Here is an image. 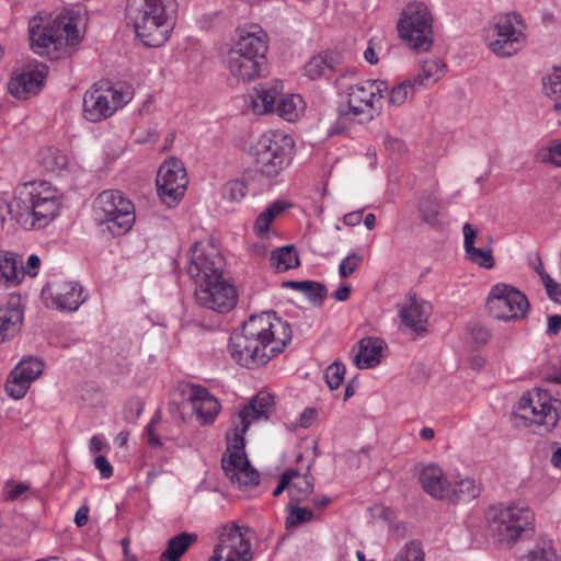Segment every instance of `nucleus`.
Masks as SVG:
<instances>
[{"instance_id":"34","label":"nucleus","mask_w":561,"mask_h":561,"mask_svg":"<svg viewBox=\"0 0 561 561\" xmlns=\"http://www.w3.org/2000/svg\"><path fill=\"white\" fill-rule=\"evenodd\" d=\"M287 474H290V502L300 503L306 501L313 491V479L308 474H300L296 470H287Z\"/></svg>"},{"instance_id":"16","label":"nucleus","mask_w":561,"mask_h":561,"mask_svg":"<svg viewBox=\"0 0 561 561\" xmlns=\"http://www.w3.org/2000/svg\"><path fill=\"white\" fill-rule=\"evenodd\" d=\"M128 91L115 87L93 85L83 98V114L90 122H101L130 101Z\"/></svg>"},{"instance_id":"43","label":"nucleus","mask_w":561,"mask_h":561,"mask_svg":"<svg viewBox=\"0 0 561 561\" xmlns=\"http://www.w3.org/2000/svg\"><path fill=\"white\" fill-rule=\"evenodd\" d=\"M543 91L552 100H561V66L554 67L542 80Z\"/></svg>"},{"instance_id":"11","label":"nucleus","mask_w":561,"mask_h":561,"mask_svg":"<svg viewBox=\"0 0 561 561\" xmlns=\"http://www.w3.org/2000/svg\"><path fill=\"white\" fill-rule=\"evenodd\" d=\"M95 220L107 225L113 236L128 232L135 224V207L133 202L121 191L106 190L98 195L93 203Z\"/></svg>"},{"instance_id":"38","label":"nucleus","mask_w":561,"mask_h":561,"mask_svg":"<svg viewBox=\"0 0 561 561\" xmlns=\"http://www.w3.org/2000/svg\"><path fill=\"white\" fill-rule=\"evenodd\" d=\"M271 263L278 272H285L299 265L298 254L294 247L287 245L277 249L271 254Z\"/></svg>"},{"instance_id":"13","label":"nucleus","mask_w":561,"mask_h":561,"mask_svg":"<svg viewBox=\"0 0 561 561\" xmlns=\"http://www.w3.org/2000/svg\"><path fill=\"white\" fill-rule=\"evenodd\" d=\"M225 261L219 250L208 241L195 242L187 251L185 271L196 287L222 275Z\"/></svg>"},{"instance_id":"63","label":"nucleus","mask_w":561,"mask_h":561,"mask_svg":"<svg viewBox=\"0 0 561 561\" xmlns=\"http://www.w3.org/2000/svg\"><path fill=\"white\" fill-rule=\"evenodd\" d=\"M89 519V508L87 506H81L76 515H75V523L78 527H82L88 523Z\"/></svg>"},{"instance_id":"41","label":"nucleus","mask_w":561,"mask_h":561,"mask_svg":"<svg viewBox=\"0 0 561 561\" xmlns=\"http://www.w3.org/2000/svg\"><path fill=\"white\" fill-rule=\"evenodd\" d=\"M22 374L23 370L13 369L5 382V391L13 399L23 398L32 383L27 378L23 377Z\"/></svg>"},{"instance_id":"57","label":"nucleus","mask_w":561,"mask_h":561,"mask_svg":"<svg viewBox=\"0 0 561 561\" xmlns=\"http://www.w3.org/2000/svg\"><path fill=\"white\" fill-rule=\"evenodd\" d=\"M546 159L552 164L561 167V142L554 144L548 149V156Z\"/></svg>"},{"instance_id":"22","label":"nucleus","mask_w":561,"mask_h":561,"mask_svg":"<svg viewBox=\"0 0 561 561\" xmlns=\"http://www.w3.org/2000/svg\"><path fill=\"white\" fill-rule=\"evenodd\" d=\"M387 348L386 342L377 336H367L358 341L353 348V362L358 369H370L378 366Z\"/></svg>"},{"instance_id":"54","label":"nucleus","mask_w":561,"mask_h":561,"mask_svg":"<svg viewBox=\"0 0 561 561\" xmlns=\"http://www.w3.org/2000/svg\"><path fill=\"white\" fill-rule=\"evenodd\" d=\"M470 334L477 345H484L490 339V332L486 328L476 324L471 328Z\"/></svg>"},{"instance_id":"14","label":"nucleus","mask_w":561,"mask_h":561,"mask_svg":"<svg viewBox=\"0 0 561 561\" xmlns=\"http://www.w3.org/2000/svg\"><path fill=\"white\" fill-rule=\"evenodd\" d=\"M388 89L381 80H366L348 88L347 115L358 122H369L381 110L383 92Z\"/></svg>"},{"instance_id":"55","label":"nucleus","mask_w":561,"mask_h":561,"mask_svg":"<svg viewBox=\"0 0 561 561\" xmlns=\"http://www.w3.org/2000/svg\"><path fill=\"white\" fill-rule=\"evenodd\" d=\"M94 467L99 470L103 479H108L113 476V467L104 456H96L94 459Z\"/></svg>"},{"instance_id":"49","label":"nucleus","mask_w":561,"mask_h":561,"mask_svg":"<svg viewBox=\"0 0 561 561\" xmlns=\"http://www.w3.org/2000/svg\"><path fill=\"white\" fill-rule=\"evenodd\" d=\"M385 42L382 36H375L368 42L367 48L364 51V58L367 62L370 65L378 62V55L382 50Z\"/></svg>"},{"instance_id":"1","label":"nucleus","mask_w":561,"mask_h":561,"mask_svg":"<svg viewBox=\"0 0 561 561\" xmlns=\"http://www.w3.org/2000/svg\"><path fill=\"white\" fill-rule=\"evenodd\" d=\"M289 324L274 312L251 316L229 341L231 357L249 369L259 368L282 353L291 341Z\"/></svg>"},{"instance_id":"21","label":"nucleus","mask_w":561,"mask_h":561,"mask_svg":"<svg viewBox=\"0 0 561 561\" xmlns=\"http://www.w3.org/2000/svg\"><path fill=\"white\" fill-rule=\"evenodd\" d=\"M187 399L202 425L213 424L221 410L218 399L202 386H191Z\"/></svg>"},{"instance_id":"62","label":"nucleus","mask_w":561,"mask_h":561,"mask_svg":"<svg viewBox=\"0 0 561 561\" xmlns=\"http://www.w3.org/2000/svg\"><path fill=\"white\" fill-rule=\"evenodd\" d=\"M362 210L348 213L343 217V222L352 227L357 226L362 221Z\"/></svg>"},{"instance_id":"29","label":"nucleus","mask_w":561,"mask_h":561,"mask_svg":"<svg viewBox=\"0 0 561 561\" xmlns=\"http://www.w3.org/2000/svg\"><path fill=\"white\" fill-rule=\"evenodd\" d=\"M22 321L23 311L19 307V299L12 297L7 306L0 307V344L20 331Z\"/></svg>"},{"instance_id":"42","label":"nucleus","mask_w":561,"mask_h":561,"mask_svg":"<svg viewBox=\"0 0 561 561\" xmlns=\"http://www.w3.org/2000/svg\"><path fill=\"white\" fill-rule=\"evenodd\" d=\"M417 91H420L419 87H415L411 82V78H409L390 90L388 99L389 103L393 106H401Z\"/></svg>"},{"instance_id":"46","label":"nucleus","mask_w":561,"mask_h":561,"mask_svg":"<svg viewBox=\"0 0 561 561\" xmlns=\"http://www.w3.org/2000/svg\"><path fill=\"white\" fill-rule=\"evenodd\" d=\"M345 371V365L341 362H334L327 367L324 378L331 390H335L342 385Z\"/></svg>"},{"instance_id":"58","label":"nucleus","mask_w":561,"mask_h":561,"mask_svg":"<svg viewBox=\"0 0 561 561\" xmlns=\"http://www.w3.org/2000/svg\"><path fill=\"white\" fill-rule=\"evenodd\" d=\"M561 330V316L553 314L548 317V333L557 335Z\"/></svg>"},{"instance_id":"40","label":"nucleus","mask_w":561,"mask_h":561,"mask_svg":"<svg viewBox=\"0 0 561 561\" xmlns=\"http://www.w3.org/2000/svg\"><path fill=\"white\" fill-rule=\"evenodd\" d=\"M453 496L463 500H473L479 496L481 486L474 479L465 477L451 482Z\"/></svg>"},{"instance_id":"17","label":"nucleus","mask_w":561,"mask_h":561,"mask_svg":"<svg viewBox=\"0 0 561 561\" xmlns=\"http://www.w3.org/2000/svg\"><path fill=\"white\" fill-rule=\"evenodd\" d=\"M250 539L249 528H241L233 524L224 526L209 561H250L252 559Z\"/></svg>"},{"instance_id":"3","label":"nucleus","mask_w":561,"mask_h":561,"mask_svg":"<svg viewBox=\"0 0 561 561\" xmlns=\"http://www.w3.org/2000/svg\"><path fill=\"white\" fill-rule=\"evenodd\" d=\"M60 198L59 191L47 181L24 183L12 198L0 196V222L10 218L25 230L45 228L57 217Z\"/></svg>"},{"instance_id":"25","label":"nucleus","mask_w":561,"mask_h":561,"mask_svg":"<svg viewBox=\"0 0 561 561\" xmlns=\"http://www.w3.org/2000/svg\"><path fill=\"white\" fill-rule=\"evenodd\" d=\"M419 479L423 490L432 497L438 500L453 497L451 482L438 466L428 465L424 467Z\"/></svg>"},{"instance_id":"12","label":"nucleus","mask_w":561,"mask_h":561,"mask_svg":"<svg viewBox=\"0 0 561 561\" xmlns=\"http://www.w3.org/2000/svg\"><path fill=\"white\" fill-rule=\"evenodd\" d=\"M433 19L422 2L409 3L398 22L399 36L416 51H427L433 45Z\"/></svg>"},{"instance_id":"50","label":"nucleus","mask_w":561,"mask_h":561,"mask_svg":"<svg viewBox=\"0 0 561 561\" xmlns=\"http://www.w3.org/2000/svg\"><path fill=\"white\" fill-rule=\"evenodd\" d=\"M363 261L362 255L356 253H351L346 257H344L339 266V274L342 278L348 277L352 273L356 271V268L360 265Z\"/></svg>"},{"instance_id":"35","label":"nucleus","mask_w":561,"mask_h":561,"mask_svg":"<svg viewBox=\"0 0 561 561\" xmlns=\"http://www.w3.org/2000/svg\"><path fill=\"white\" fill-rule=\"evenodd\" d=\"M305 106V101L300 95L291 94L282 99L277 106V112L284 119L295 122L304 113Z\"/></svg>"},{"instance_id":"61","label":"nucleus","mask_w":561,"mask_h":561,"mask_svg":"<svg viewBox=\"0 0 561 561\" xmlns=\"http://www.w3.org/2000/svg\"><path fill=\"white\" fill-rule=\"evenodd\" d=\"M289 482H290V474H287V471H286L282 474L278 485L273 491V495L274 496L280 495L285 489L289 492Z\"/></svg>"},{"instance_id":"45","label":"nucleus","mask_w":561,"mask_h":561,"mask_svg":"<svg viewBox=\"0 0 561 561\" xmlns=\"http://www.w3.org/2000/svg\"><path fill=\"white\" fill-rule=\"evenodd\" d=\"M424 551L420 542H407L394 557L393 561H424Z\"/></svg>"},{"instance_id":"18","label":"nucleus","mask_w":561,"mask_h":561,"mask_svg":"<svg viewBox=\"0 0 561 561\" xmlns=\"http://www.w3.org/2000/svg\"><path fill=\"white\" fill-rule=\"evenodd\" d=\"M158 194L162 202L169 206H175L184 196L188 183L183 163L170 158L159 168L157 174Z\"/></svg>"},{"instance_id":"2","label":"nucleus","mask_w":561,"mask_h":561,"mask_svg":"<svg viewBox=\"0 0 561 561\" xmlns=\"http://www.w3.org/2000/svg\"><path fill=\"white\" fill-rule=\"evenodd\" d=\"M274 405V397L261 391L232 417L231 430L227 433L229 455L222 458L221 463L226 477L239 488L254 486L260 482L259 472L244 454V434L254 421L267 420Z\"/></svg>"},{"instance_id":"53","label":"nucleus","mask_w":561,"mask_h":561,"mask_svg":"<svg viewBox=\"0 0 561 561\" xmlns=\"http://www.w3.org/2000/svg\"><path fill=\"white\" fill-rule=\"evenodd\" d=\"M543 287L549 298L561 305V284L550 275H543Z\"/></svg>"},{"instance_id":"64","label":"nucleus","mask_w":561,"mask_h":561,"mask_svg":"<svg viewBox=\"0 0 561 561\" xmlns=\"http://www.w3.org/2000/svg\"><path fill=\"white\" fill-rule=\"evenodd\" d=\"M351 294V286L350 285H343L339 287L333 294V298L337 301H345L348 299Z\"/></svg>"},{"instance_id":"31","label":"nucleus","mask_w":561,"mask_h":561,"mask_svg":"<svg viewBox=\"0 0 561 561\" xmlns=\"http://www.w3.org/2000/svg\"><path fill=\"white\" fill-rule=\"evenodd\" d=\"M289 207L285 201H274L267 208L257 215L253 222V231L259 238H266L270 233V227L277 216Z\"/></svg>"},{"instance_id":"48","label":"nucleus","mask_w":561,"mask_h":561,"mask_svg":"<svg viewBox=\"0 0 561 561\" xmlns=\"http://www.w3.org/2000/svg\"><path fill=\"white\" fill-rule=\"evenodd\" d=\"M308 289H305L302 294L309 299L314 306H321L327 297V288L324 285L318 282L310 280Z\"/></svg>"},{"instance_id":"59","label":"nucleus","mask_w":561,"mask_h":561,"mask_svg":"<svg viewBox=\"0 0 561 561\" xmlns=\"http://www.w3.org/2000/svg\"><path fill=\"white\" fill-rule=\"evenodd\" d=\"M89 448L91 453H99L107 448V445L101 436L94 435L90 438Z\"/></svg>"},{"instance_id":"44","label":"nucleus","mask_w":561,"mask_h":561,"mask_svg":"<svg viewBox=\"0 0 561 561\" xmlns=\"http://www.w3.org/2000/svg\"><path fill=\"white\" fill-rule=\"evenodd\" d=\"M14 369H19L20 371L23 370V377L33 382L43 374L44 363L36 357H24L19 362Z\"/></svg>"},{"instance_id":"52","label":"nucleus","mask_w":561,"mask_h":561,"mask_svg":"<svg viewBox=\"0 0 561 561\" xmlns=\"http://www.w3.org/2000/svg\"><path fill=\"white\" fill-rule=\"evenodd\" d=\"M247 194V186L243 182L231 181L225 187V195L228 199L238 202Z\"/></svg>"},{"instance_id":"32","label":"nucleus","mask_w":561,"mask_h":561,"mask_svg":"<svg viewBox=\"0 0 561 561\" xmlns=\"http://www.w3.org/2000/svg\"><path fill=\"white\" fill-rule=\"evenodd\" d=\"M39 162L43 168L55 174H61L71 168V161L68 154L59 148L48 147L42 150Z\"/></svg>"},{"instance_id":"51","label":"nucleus","mask_w":561,"mask_h":561,"mask_svg":"<svg viewBox=\"0 0 561 561\" xmlns=\"http://www.w3.org/2000/svg\"><path fill=\"white\" fill-rule=\"evenodd\" d=\"M28 489L30 485L25 482L7 481L4 484V499L7 501H15Z\"/></svg>"},{"instance_id":"36","label":"nucleus","mask_w":561,"mask_h":561,"mask_svg":"<svg viewBox=\"0 0 561 561\" xmlns=\"http://www.w3.org/2000/svg\"><path fill=\"white\" fill-rule=\"evenodd\" d=\"M334 69L333 58L328 54H320L312 57L305 66V75L311 80H317L332 72Z\"/></svg>"},{"instance_id":"27","label":"nucleus","mask_w":561,"mask_h":561,"mask_svg":"<svg viewBox=\"0 0 561 561\" xmlns=\"http://www.w3.org/2000/svg\"><path fill=\"white\" fill-rule=\"evenodd\" d=\"M24 278L21 257L10 251H0V288L20 285Z\"/></svg>"},{"instance_id":"39","label":"nucleus","mask_w":561,"mask_h":561,"mask_svg":"<svg viewBox=\"0 0 561 561\" xmlns=\"http://www.w3.org/2000/svg\"><path fill=\"white\" fill-rule=\"evenodd\" d=\"M288 510L289 514L285 520L286 529H291L299 525L311 523L318 519V516L313 513L312 510L299 506L298 503L289 502Z\"/></svg>"},{"instance_id":"47","label":"nucleus","mask_w":561,"mask_h":561,"mask_svg":"<svg viewBox=\"0 0 561 561\" xmlns=\"http://www.w3.org/2000/svg\"><path fill=\"white\" fill-rule=\"evenodd\" d=\"M161 416L157 412L144 432L148 445L152 447H158L161 445Z\"/></svg>"},{"instance_id":"8","label":"nucleus","mask_w":561,"mask_h":561,"mask_svg":"<svg viewBox=\"0 0 561 561\" xmlns=\"http://www.w3.org/2000/svg\"><path fill=\"white\" fill-rule=\"evenodd\" d=\"M561 402L542 389L535 388L525 392L514 409L515 421L534 426L540 435L550 433L560 419Z\"/></svg>"},{"instance_id":"28","label":"nucleus","mask_w":561,"mask_h":561,"mask_svg":"<svg viewBox=\"0 0 561 561\" xmlns=\"http://www.w3.org/2000/svg\"><path fill=\"white\" fill-rule=\"evenodd\" d=\"M283 88V82L277 79L260 84L259 88L255 89L254 94L251 95V107L253 112L260 115L271 112Z\"/></svg>"},{"instance_id":"23","label":"nucleus","mask_w":561,"mask_h":561,"mask_svg":"<svg viewBox=\"0 0 561 561\" xmlns=\"http://www.w3.org/2000/svg\"><path fill=\"white\" fill-rule=\"evenodd\" d=\"M432 311L430 302L411 298L408 305L400 308L399 317L407 328L420 334L427 331V323Z\"/></svg>"},{"instance_id":"15","label":"nucleus","mask_w":561,"mask_h":561,"mask_svg":"<svg viewBox=\"0 0 561 561\" xmlns=\"http://www.w3.org/2000/svg\"><path fill=\"white\" fill-rule=\"evenodd\" d=\"M486 308L495 319L517 321L526 317L529 302L527 297L515 287L499 283L492 286L489 293Z\"/></svg>"},{"instance_id":"4","label":"nucleus","mask_w":561,"mask_h":561,"mask_svg":"<svg viewBox=\"0 0 561 561\" xmlns=\"http://www.w3.org/2000/svg\"><path fill=\"white\" fill-rule=\"evenodd\" d=\"M80 16L72 13L58 14L54 20L36 15L28 21L31 49L38 56L60 59L70 54L82 35L78 28Z\"/></svg>"},{"instance_id":"24","label":"nucleus","mask_w":561,"mask_h":561,"mask_svg":"<svg viewBox=\"0 0 561 561\" xmlns=\"http://www.w3.org/2000/svg\"><path fill=\"white\" fill-rule=\"evenodd\" d=\"M462 231L467 259L481 267L492 268L494 266L492 249L482 244V239L478 238L476 229L470 224H465Z\"/></svg>"},{"instance_id":"5","label":"nucleus","mask_w":561,"mask_h":561,"mask_svg":"<svg viewBox=\"0 0 561 561\" xmlns=\"http://www.w3.org/2000/svg\"><path fill=\"white\" fill-rule=\"evenodd\" d=\"M267 34L256 24L238 30V39L229 49L226 66L230 85L249 83L265 70Z\"/></svg>"},{"instance_id":"33","label":"nucleus","mask_w":561,"mask_h":561,"mask_svg":"<svg viewBox=\"0 0 561 561\" xmlns=\"http://www.w3.org/2000/svg\"><path fill=\"white\" fill-rule=\"evenodd\" d=\"M197 539L196 535L181 533L169 539L167 549L161 553L160 561H179Z\"/></svg>"},{"instance_id":"37","label":"nucleus","mask_w":561,"mask_h":561,"mask_svg":"<svg viewBox=\"0 0 561 561\" xmlns=\"http://www.w3.org/2000/svg\"><path fill=\"white\" fill-rule=\"evenodd\" d=\"M440 202L433 193L422 195L419 203V211L422 219L430 225H437L440 213Z\"/></svg>"},{"instance_id":"60","label":"nucleus","mask_w":561,"mask_h":561,"mask_svg":"<svg viewBox=\"0 0 561 561\" xmlns=\"http://www.w3.org/2000/svg\"><path fill=\"white\" fill-rule=\"evenodd\" d=\"M310 280H287L283 283L284 288H291L297 291L304 293L305 289H308Z\"/></svg>"},{"instance_id":"9","label":"nucleus","mask_w":561,"mask_h":561,"mask_svg":"<svg viewBox=\"0 0 561 561\" xmlns=\"http://www.w3.org/2000/svg\"><path fill=\"white\" fill-rule=\"evenodd\" d=\"M484 41L497 57H512L527 43V24L517 12L499 14L488 23Z\"/></svg>"},{"instance_id":"6","label":"nucleus","mask_w":561,"mask_h":561,"mask_svg":"<svg viewBox=\"0 0 561 561\" xmlns=\"http://www.w3.org/2000/svg\"><path fill=\"white\" fill-rule=\"evenodd\" d=\"M126 13L137 37L148 47H159L170 37L176 20V0H127Z\"/></svg>"},{"instance_id":"56","label":"nucleus","mask_w":561,"mask_h":561,"mask_svg":"<svg viewBox=\"0 0 561 561\" xmlns=\"http://www.w3.org/2000/svg\"><path fill=\"white\" fill-rule=\"evenodd\" d=\"M41 266V259L36 254H31L26 261V265L23 266L24 275L27 274L32 277H35L38 274V270Z\"/></svg>"},{"instance_id":"20","label":"nucleus","mask_w":561,"mask_h":561,"mask_svg":"<svg viewBox=\"0 0 561 561\" xmlns=\"http://www.w3.org/2000/svg\"><path fill=\"white\" fill-rule=\"evenodd\" d=\"M46 65L33 61L16 68L8 82L11 95L19 100H26L37 94L47 76Z\"/></svg>"},{"instance_id":"19","label":"nucleus","mask_w":561,"mask_h":561,"mask_svg":"<svg viewBox=\"0 0 561 561\" xmlns=\"http://www.w3.org/2000/svg\"><path fill=\"white\" fill-rule=\"evenodd\" d=\"M195 299L204 308L227 313L236 307L238 294L234 286L220 275L218 279H211L197 286Z\"/></svg>"},{"instance_id":"26","label":"nucleus","mask_w":561,"mask_h":561,"mask_svg":"<svg viewBox=\"0 0 561 561\" xmlns=\"http://www.w3.org/2000/svg\"><path fill=\"white\" fill-rule=\"evenodd\" d=\"M51 301L56 309L76 311L85 301L83 287L77 282H61L51 290Z\"/></svg>"},{"instance_id":"30","label":"nucleus","mask_w":561,"mask_h":561,"mask_svg":"<svg viewBox=\"0 0 561 561\" xmlns=\"http://www.w3.org/2000/svg\"><path fill=\"white\" fill-rule=\"evenodd\" d=\"M447 66L439 58L425 59L420 64L419 72L411 77V82L420 90L437 83L446 73Z\"/></svg>"},{"instance_id":"7","label":"nucleus","mask_w":561,"mask_h":561,"mask_svg":"<svg viewBox=\"0 0 561 561\" xmlns=\"http://www.w3.org/2000/svg\"><path fill=\"white\" fill-rule=\"evenodd\" d=\"M485 518L493 539L511 547L533 528L535 515L528 506L511 503L490 506Z\"/></svg>"},{"instance_id":"10","label":"nucleus","mask_w":561,"mask_h":561,"mask_svg":"<svg viewBox=\"0 0 561 561\" xmlns=\"http://www.w3.org/2000/svg\"><path fill=\"white\" fill-rule=\"evenodd\" d=\"M295 147L294 139L283 131H267L253 146V154L260 174L276 179L289 167Z\"/></svg>"}]
</instances>
